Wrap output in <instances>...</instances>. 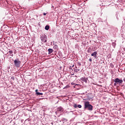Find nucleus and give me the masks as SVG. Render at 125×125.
I'll return each instance as SVG.
<instances>
[{"label":"nucleus","instance_id":"f257e3e1","mask_svg":"<svg viewBox=\"0 0 125 125\" xmlns=\"http://www.w3.org/2000/svg\"><path fill=\"white\" fill-rule=\"evenodd\" d=\"M84 108L87 109L89 110H93V105H91V104H90L89 102H85L84 104Z\"/></svg>","mask_w":125,"mask_h":125},{"label":"nucleus","instance_id":"f03ea898","mask_svg":"<svg viewBox=\"0 0 125 125\" xmlns=\"http://www.w3.org/2000/svg\"><path fill=\"white\" fill-rule=\"evenodd\" d=\"M21 63V62L19 58H17L14 60V65L17 67H20Z\"/></svg>","mask_w":125,"mask_h":125},{"label":"nucleus","instance_id":"7ed1b4c3","mask_svg":"<svg viewBox=\"0 0 125 125\" xmlns=\"http://www.w3.org/2000/svg\"><path fill=\"white\" fill-rule=\"evenodd\" d=\"M114 82L116 83H118L119 84L122 83H123V80L120 79L119 78H116L114 80Z\"/></svg>","mask_w":125,"mask_h":125},{"label":"nucleus","instance_id":"20e7f679","mask_svg":"<svg viewBox=\"0 0 125 125\" xmlns=\"http://www.w3.org/2000/svg\"><path fill=\"white\" fill-rule=\"evenodd\" d=\"M63 111H64V109L63 107H59L57 108V111H56V113L57 112L62 113L63 112Z\"/></svg>","mask_w":125,"mask_h":125},{"label":"nucleus","instance_id":"39448f33","mask_svg":"<svg viewBox=\"0 0 125 125\" xmlns=\"http://www.w3.org/2000/svg\"><path fill=\"white\" fill-rule=\"evenodd\" d=\"M41 40L42 42H47V38L46 36H42L41 37Z\"/></svg>","mask_w":125,"mask_h":125},{"label":"nucleus","instance_id":"423d86ee","mask_svg":"<svg viewBox=\"0 0 125 125\" xmlns=\"http://www.w3.org/2000/svg\"><path fill=\"white\" fill-rule=\"evenodd\" d=\"M97 52L94 51L92 54H91L92 56H93L95 58H97Z\"/></svg>","mask_w":125,"mask_h":125},{"label":"nucleus","instance_id":"0eeeda50","mask_svg":"<svg viewBox=\"0 0 125 125\" xmlns=\"http://www.w3.org/2000/svg\"><path fill=\"white\" fill-rule=\"evenodd\" d=\"M81 80L83 82H85V83H87V79L85 77H82L81 79Z\"/></svg>","mask_w":125,"mask_h":125},{"label":"nucleus","instance_id":"6e6552de","mask_svg":"<svg viewBox=\"0 0 125 125\" xmlns=\"http://www.w3.org/2000/svg\"><path fill=\"white\" fill-rule=\"evenodd\" d=\"M35 92L36 93V95H43V94L42 93L39 92L38 89H36L35 90Z\"/></svg>","mask_w":125,"mask_h":125},{"label":"nucleus","instance_id":"1a4fd4ad","mask_svg":"<svg viewBox=\"0 0 125 125\" xmlns=\"http://www.w3.org/2000/svg\"><path fill=\"white\" fill-rule=\"evenodd\" d=\"M48 54L49 55L51 54V53H53V49H51V48H49L48 50Z\"/></svg>","mask_w":125,"mask_h":125},{"label":"nucleus","instance_id":"9d476101","mask_svg":"<svg viewBox=\"0 0 125 125\" xmlns=\"http://www.w3.org/2000/svg\"><path fill=\"white\" fill-rule=\"evenodd\" d=\"M49 28H50L49 26L46 25V26L45 27V29L46 30H48L49 29Z\"/></svg>","mask_w":125,"mask_h":125},{"label":"nucleus","instance_id":"9b49d317","mask_svg":"<svg viewBox=\"0 0 125 125\" xmlns=\"http://www.w3.org/2000/svg\"><path fill=\"white\" fill-rule=\"evenodd\" d=\"M58 48V46L57 45H55L54 47L53 48L54 49H57V48Z\"/></svg>","mask_w":125,"mask_h":125},{"label":"nucleus","instance_id":"f8f14e48","mask_svg":"<svg viewBox=\"0 0 125 125\" xmlns=\"http://www.w3.org/2000/svg\"><path fill=\"white\" fill-rule=\"evenodd\" d=\"M80 71V69H75L74 70V71L76 73H77L78 71Z\"/></svg>","mask_w":125,"mask_h":125},{"label":"nucleus","instance_id":"ddd939ff","mask_svg":"<svg viewBox=\"0 0 125 125\" xmlns=\"http://www.w3.org/2000/svg\"><path fill=\"white\" fill-rule=\"evenodd\" d=\"M13 52L12 50H10V51H9V53H10V54H13Z\"/></svg>","mask_w":125,"mask_h":125},{"label":"nucleus","instance_id":"4468645a","mask_svg":"<svg viewBox=\"0 0 125 125\" xmlns=\"http://www.w3.org/2000/svg\"><path fill=\"white\" fill-rule=\"evenodd\" d=\"M88 53H90L91 52V48H89L88 49Z\"/></svg>","mask_w":125,"mask_h":125},{"label":"nucleus","instance_id":"2eb2a0df","mask_svg":"<svg viewBox=\"0 0 125 125\" xmlns=\"http://www.w3.org/2000/svg\"><path fill=\"white\" fill-rule=\"evenodd\" d=\"M78 107L79 108H82V105H81V104H79V105H78Z\"/></svg>","mask_w":125,"mask_h":125},{"label":"nucleus","instance_id":"dca6fc26","mask_svg":"<svg viewBox=\"0 0 125 125\" xmlns=\"http://www.w3.org/2000/svg\"><path fill=\"white\" fill-rule=\"evenodd\" d=\"M74 107L75 108H76L77 107V104H75L74 105Z\"/></svg>","mask_w":125,"mask_h":125},{"label":"nucleus","instance_id":"f3484780","mask_svg":"<svg viewBox=\"0 0 125 125\" xmlns=\"http://www.w3.org/2000/svg\"><path fill=\"white\" fill-rule=\"evenodd\" d=\"M89 61H90V62H92V60L91 58L89 59Z\"/></svg>","mask_w":125,"mask_h":125},{"label":"nucleus","instance_id":"a211bd4d","mask_svg":"<svg viewBox=\"0 0 125 125\" xmlns=\"http://www.w3.org/2000/svg\"><path fill=\"white\" fill-rule=\"evenodd\" d=\"M43 15L44 16H45V15H46V13H43Z\"/></svg>","mask_w":125,"mask_h":125},{"label":"nucleus","instance_id":"6ab92c4d","mask_svg":"<svg viewBox=\"0 0 125 125\" xmlns=\"http://www.w3.org/2000/svg\"><path fill=\"white\" fill-rule=\"evenodd\" d=\"M11 79L14 80V77H11Z\"/></svg>","mask_w":125,"mask_h":125},{"label":"nucleus","instance_id":"aec40b11","mask_svg":"<svg viewBox=\"0 0 125 125\" xmlns=\"http://www.w3.org/2000/svg\"><path fill=\"white\" fill-rule=\"evenodd\" d=\"M81 65V63H79V66Z\"/></svg>","mask_w":125,"mask_h":125},{"label":"nucleus","instance_id":"412c9836","mask_svg":"<svg viewBox=\"0 0 125 125\" xmlns=\"http://www.w3.org/2000/svg\"><path fill=\"white\" fill-rule=\"evenodd\" d=\"M71 75H74V73H73V74H71Z\"/></svg>","mask_w":125,"mask_h":125},{"label":"nucleus","instance_id":"4be33fe9","mask_svg":"<svg viewBox=\"0 0 125 125\" xmlns=\"http://www.w3.org/2000/svg\"><path fill=\"white\" fill-rule=\"evenodd\" d=\"M75 77H77V76H75Z\"/></svg>","mask_w":125,"mask_h":125}]
</instances>
